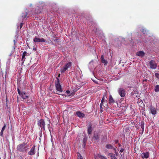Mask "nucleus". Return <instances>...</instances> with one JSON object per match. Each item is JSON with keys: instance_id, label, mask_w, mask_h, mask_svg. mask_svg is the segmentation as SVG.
<instances>
[{"instance_id": "nucleus-20", "label": "nucleus", "mask_w": 159, "mask_h": 159, "mask_svg": "<svg viewBox=\"0 0 159 159\" xmlns=\"http://www.w3.org/2000/svg\"><path fill=\"white\" fill-rule=\"evenodd\" d=\"M155 91L156 92H158L159 91V85H157L155 89Z\"/></svg>"}, {"instance_id": "nucleus-22", "label": "nucleus", "mask_w": 159, "mask_h": 159, "mask_svg": "<svg viewBox=\"0 0 159 159\" xmlns=\"http://www.w3.org/2000/svg\"><path fill=\"white\" fill-rule=\"evenodd\" d=\"M27 15V12H25V13H22V17L23 18H24Z\"/></svg>"}, {"instance_id": "nucleus-18", "label": "nucleus", "mask_w": 159, "mask_h": 159, "mask_svg": "<svg viewBox=\"0 0 159 159\" xmlns=\"http://www.w3.org/2000/svg\"><path fill=\"white\" fill-rule=\"evenodd\" d=\"M92 128L91 126H90L88 129V132L89 134H90L92 131Z\"/></svg>"}, {"instance_id": "nucleus-40", "label": "nucleus", "mask_w": 159, "mask_h": 159, "mask_svg": "<svg viewBox=\"0 0 159 159\" xmlns=\"http://www.w3.org/2000/svg\"><path fill=\"white\" fill-rule=\"evenodd\" d=\"M93 81L95 83H97V81H95V80H93Z\"/></svg>"}, {"instance_id": "nucleus-24", "label": "nucleus", "mask_w": 159, "mask_h": 159, "mask_svg": "<svg viewBox=\"0 0 159 159\" xmlns=\"http://www.w3.org/2000/svg\"><path fill=\"white\" fill-rule=\"evenodd\" d=\"M106 98H107V94L106 93H105L104 94V95L103 96L102 99L104 100H106Z\"/></svg>"}, {"instance_id": "nucleus-32", "label": "nucleus", "mask_w": 159, "mask_h": 159, "mask_svg": "<svg viewBox=\"0 0 159 159\" xmlns=\"http://www.w3.org/2000/svg\"><path fill=\"white\" fill-rule=\"evenodd\" d=\"M23 23H20V29H21L22 27L23 26Z\"/></svg>"}, {"instance_id": "nucleus-23", "label": "nucleus", "mask_w": 159, "mask_h": 159, "mask_svg": "<svg viewBox=\"0 0 159 159\" xmlns=\"http://www.w3.org/2000/svg\"><path fill=\"white\" fill-rule=\"evenodd\" d=\"M93 138L97 140L99 139V137L98 135H94Z\"/></svg>"}, {"instance_id": "nucleus-6", "label": "nucleus", "mask_w": 159, "mask_h": 159, "mask_svg": "<svg viewBox=\"0 0 159 159\" xmlns=\"http://www.w3.org/2000/svg\"><path fill=\"white\" fill-rule=\"evenodd\" d=\"M149 110L152 115H155L157 113L156 109L152 106L149 108Z\"/></svg>"}, {"instance_id": "nucleus-12", "label": "nucleus", "mask_w": 159, "mask_h": 159, "mask_svg": "<svg viewBox=\"0 0 159 159\" xmlns=\"http://www.w3.org/2000/svg\"><path fill=\"white\" fill-rule=\"evenodd\" d=\"M98 157H99L101 159H107L105 157L99 154H98L97 156H96L94 157L95 159H98Z\"/></svg>"}, {"instance_id": "nucleus-36", "label": "nucleus", "mask_w": 159, "mask_h": 159, "mask_svg": "<svg viewBox=\"0 0 159 159\" xmlns=\"http://www.w3.org/2000/svg\"><path fill=\"white\" fill-rule=\"evenodd\" d=\"M102 103H101L100 104V107H101V108H102Z\"/></svg>"}, {"instance_id": "nucleus-19", "label": "nucleus", "mask_w": 159, "mask_h": 159, "mask_svg": "<svg viewBox=\"0 0 159 159\" xmlns=\"http://www.w3.org/2000/svg\"><path fill=\"white\" fill-rule=\"evenodd\" d=\"M106 147L107 149H112L113 148V146L111 145L110 144L107 145Z\"/></svg>"}, {"instance_id": "nucleus-26", "label": "nucleus", "mask_w": 159, "mask_h": 159, "mask_svg": "<svg viewBox=\"0 0 159 159\" xmlns=\"http://www.w3.org/2000/svg\"><path fill=\"white\" fill-rule=\"evenodd\" d=\"M25 56H22V57L21 61H22L23 63H24L25 61Z\"/></svg>"}, {"instance_id": "nucleus-25", "label": "nucleus", "mask_w": 159, "mask_h": 159, "mask_svg": "<svg viewBox=\"0 0 159 159\" xmlns=\"http://www.w3.org/2000/svg\"><path fill=\"white\" fill-rule=\"evenodd\" d=\"M78 159H83L82 156L80 154H78Z\"/></svg>"}, {"instance_id": "nucleus-2", "label": "nucleus", "mask_w": 159, "mask_h": 159, "mask_svg": "<svg viewBox=\"0 0 159 159\" xmlns=\"http://www.w3.org/2000/svg\"><path fill=\"white\" fill-rule=\"evenodd\" d=\"M55 85L57 90L58 92L62 91L61 86L59 84V80L58 78L57 79V81L55 83Z\"/></svg>"}, {"instance_id": "nucleus-8", "label": "nucleus", "mask_w": 159, "mask_h": 159, "mask_svg": "<svg viewBox=\"0 0 159 159\" xmlns=\"http://www.w3.org/2000/svg\"><path fill=\"white\" fill-rule=\"evenodd\" d=\"M35 154V146H33L30 149V151L28 152V154L30 155H32Z\"/></svg>"}, {"instance_id": "nucleus-41", "label": "nucleus", "mask_w": 159, "mask_h": 159, "mask_svg": "<svg viewBox=\"0 0 159 159\" xmlns=\"http://www.w3.org/2000/svg\"><path fill=\"white\" fill-rule=\"evenodd\" d=\"M66 92L67 93H70V92H69V91H66Z\"/></svg>"}, {"instance_id": "nucleus-39", "label": "nucleus", "mask_w": 159, "mask_h": 159, "mask_svg": "<svg viewBox=\"0 0 159 159\" xmlns=\"http://www.w3.org/2000/svg\"><path fill=\"white\" fill-rule=\"evenodd\" d=\"M112 149H113L114 150V151H115H115H116V149L115 148H114L113 147V148H112Z\"/></svg>"}, {"instance_id": "nucleus-28", "label": "nucleus", "mask_w": 159, "mask_h": 159, "mask_svg": "<svg viewBox=\"0 0 159 159\" xmlns=\"http://www.w3.org/2000/svg\"><path fill=\"white\" fill-rule=\"evenodd\" d=\"M6 125L5 124L4 125V126H3V127L2 128V131H4V130H5V128H6Z\"/></svg>"}, {"instance_id": "nucleus-11", "label": "nucleus", "mask_w": 159, "mask_h": 159, "mask_svg": "<svg viewBox=\"0 0 159 159\" xmlns=\"http://www.w3.org/2000/svg\"><path fill=\"white\" fill-rule=\"evenodd\" d=\"M76 114L79 117H84L85 116V115L80 111H77Z\"/></svg>"}, {"instance_id": "nucleus-31", "label": "nucleus", "mask_w": 159, "mask_h": 159, "mask_svg": "<svg viewBox=\"0 0 159 159\" xmlns=\"http://www.w3.org/2000/svg\"><path fill=\"white\" fill-rule=\"evenodd\" d=\"M3 131H1V132L0 133V135L1 136H3Z\"/></svg>"}, {"instance_id": "nucleus-17", "label": "nucleus", "mask_w": 159, "mask_h": 159, "mask_svg": "<svg viewBox=\"0 0 159 159\" xmlns=\"http://www.w3.org/2000/svg\"><path fill=\"white\" fill-rule=\"evenodd\" d=\"M71 62H69L67 63L64 67L66 68L67 69L68 68H69L70 66H71Z\"/></svg>"}, {"instance_id": "nucleus-29", "label": "nucleus", "mask_w": 159, "mask_h": 159, "mask_svg": "<svg viewBox=\"0 0 159 159\" xmlns=\"http://www.w3.org/2000/svg\"><path fill=\"white\" fill-rule=\"evenodd\" d=\"M18 92L19 94L20 95L22 92H20L19 89H18Z\"/></svg>"}, {"instance_id": "nucleus-5", "label": "nucleus", "mask_w": 159, "mask_h": 159, "mask_svg": "<svg viewBox=\"0 0 159 159\" xmlns=\"http://www.w3.org/2000/svg\"><path fill=\"white\" fill-rule=\"evenodd\" d=\"M38 124L41 128H42L44 129H45V122L43 120H39L38 122Z\"/></svg>"}, {"instance_id": "nucleus-9", "label": "nucleus", "mask_w": 159, "mask_h": 159, "mask_svg": "<svg viewBox=\"0 0 159 159\" xmlns=\"http://www.w3.org/2000/svg\"><path fill=\"white\" fill-rule=\"evenodd\" d=\"M142 157L143 158H148L149 156V152H147L145 153H142L141 155Z\"/></svg>"}, {"instance_id": "nucleus-3", "label": "nucleus", "mask_w": 159, "mask_h": 159, "mask_svg": "<svg viewBox=\"0 0 159 159\" xmlns=\"http://www.w3.org/2000/svg\"><path fill=\"white\" fill-rule=\"evenodd\" d=\"M149 64L151 68L152 69H155L157 67V64L156 62L153 60H152L150 61Z\"/></svg>"}, {"instance_id": "nucleus-1", "label": "nucleus", "mask_w": 159, "mask_h": 159, "mask_svg": "<svg viewBox=\"0 0 159 159\" xmlns=\"http://www.w3.org/2000/svg\"><path fill=\"white\" fill-rule=\"evenodd\" d=\"M27 147L25 144H21L18 145L17 147V150L20 152L25 151L27 150Z\"/></svg>"}, {"instance_id": "nucleus-38", "label": "nucleus", "mask_w": 159, "mask_h": 159, "mask_svg": "<svg viewBox=\"0 0 159 159\" xmlns=\"http://www.w3.org/2000/svg\"><path fill=\"white\" fill-rule=\"evenodd\" d=\"M33 50H34V51H36V48H33Z\"/></svg>"}, {"instance_id": "nucleus-30", "label": "nucleus", "mask_w": 159, "mask_h": 159, "mask_svg": "<svg viewBox=\"0 0 159 159\" xmlns=\"http://www.w3.org/2000/svg\"><path fill=\"white\" fill-rule=\"evenodd\" d=\"M26 53H27V52H25V51L23 53L22 56H25L26 54Z\"/></svg>"}, {"instance_id": "nucleus-7", "label": "nucleus", "mask_w": 159, "mask_h": 159, "mask_svg": "<svg viewBox=\"0 0 159 159\" xmlns=\"http://www.w3.org/2000/svg\"><path fill=\"white\" fill-rule=\"evenodd\" d=\"M34 41L35 42H45L46 40L43 38L40 39L38 38H35L34 39Z\"/></svg>"}, {"instance_id": "nucleus-4", "label": "nucleus", "mask_w": 159, "mask_h": 159, "mask_svg": "<svg viewBox=\"0 0 159 159\" xmlns=\"http://www.w3.org/2000/svg\"><path fill=\"white\" fill-rule=\"evenodd\" d=\"M118 93L121 97H124L125 96V91L122 88L119 89H118Z\"/></svg>"}, {"instance_id": "nucleus-21", "label": "nucleus", "mask_w": 159, "mask_h": 159, "mask_svg": "<svg viewBox=\"0 0 159 159\" xmlns=\"http://www.w3.org/2000/svg\"><path fill=\"white\" fill-rule=\"evenodd\" d=\"M67 70V69L64 66L63 67L61 68V72L63 73L65 72Z\"/></svg>"}, {"instance_id": "nucleus-13", "label": "nucleus", "mask_w": 159, "mask_h": 159, "mask_svg": "<svg viewBox=\"0 0 159 159\" xmlns=\"http://www.w3.org/2000/svg\"><path fill=\"white\" fill-rule=\"evenodd\" d=\"M136 55L138 56L143 57L145 53L143 51H140L137 52Z\"/></svg>"}, {"instance_id": "nucleus-15", "label": "nucleus", "mask_w": 159, "mask_h": 159, "mask_svg": "<svg viewBox=\"0 0 159 159\" xmlns=\"http://www.w3.org/2000/svg\"><path fill=\"white\" fill-rule=\"evenodd\" d=\"M115 101L114 100L113 98L112 97V96L111 95H110L109 96V103L110 104H111L112 103H114Z\"/></svg>"}, {"instance_id": "nucleus-27", "label": "nucleus", "mask_w": 159, "mask_h": 159, "mask_svg": "<svg viewBox=\"0 0 159 159\" xmlns=\"http://www.w3.org/2000/svg\"><path fill=\"white\" fill-rule=\"evenodd\" d=\"M156 77L157 79H159V74L157 73H156L155 74Z\"/></svg>"}, {"instance_id": "nucleus-34", "label": "nucleus", "mask_w": 159, "mask_h": 159, "mask_svg": "<svg viewBox=\"0 0 159 159\" xmlns=\"http://www.w3.org/2000/svg\"><path fill=\"white\" fill-rule=\"evenodd\" d=\"M142 32H143V33L145 34V33H146V30H145V31H144V29H143V30L142 31Z\"/></svg>"}, {"instance_id": "nucleus-14", "label": "nucleus", "mask_w": 159, "mask_h": 159, "mask_svg": "<svg viewBox=\"0 0 159 159\" xmlns=\"http://www.w3.org/2000/svg\"><path fill=\"white\" fill-rule=\"evenodd\" d=\"M101 59L102 62L105 65H106L107 63V62L104 59L103 56V55H102L101 56Z\"/></svg>"}, {"instance_id": "nucleus-37", "label": "nucleus", "mask_w": 159, "mask_h": 159, "mask_svg": "<svg viewBox=\"0 0 159 159\" xmlns=\"http://www.w3.org/2000/svg\"><path fill=\"white\" fill-rule=\"evenodd\" d=\"M104 100H103L102 99V100H101V103H102V104H103V102H104Z\"/></svg>"}, {"instance_id": "nucleus-16", "label": "nucleus", "mask_w": 159, "mask_h": 159, "mask_svg": "<svg viewBox=\"0 0 159 159\" xmlns=\"http://www.w3.org/2000/svg\"><path fill=\"white\" fill-rule=\"evenodd\" d=\"M108 155L111 157V159H117L115 155L112 153H109Z\"/></svg>"}, {"instance_id": "nucleus-35", "label": "nucleus", "mask_w": 159, "mask_h": 159, "mask_svg": "<svg viewBox=\"0 0 159 159\" xmlns=\"http://www.w3.org/2000/svg\"><path fill=\"white\" fill-rule=\"evenodd\" d=\"M115 154H116V156H117L118 155V153L117 152H116V151H115Z\"/></svg>"}, {"instance_id": "nucleus-10", "label": "nucleus", "mask_w": 159, "mask_h": 159, "mask_svg": "<svg viewBox=\"0 0 159 159\" xmlns=\"http://www.w3.org/2000/svg\"><path fill=\"white\" fill-rule=\"evenodd\" d=\"M20 96L24 99H26L28 98V94L23 92H22Z\"/></svg>"}, {"instance_id": "nucleus-33", "label": "nucleus", "mask_w": 159, "mask_h": 159, "mask_svg": "<svg viewBox=\"0 0 159 159\" xmlns=\"http://www.w3.org/2000/svg\"><path fill=\"white\" fill-rule=\"evenodd\" d=\"M124 149L123 148H121V149L120 150V152H123V151H124Z\"/></svg>"}, {"instance_id": "nucleus-42", "label": "nucleus", "mask_w": 159, "mask_h": 159, "mask_svg": "<svg viewBox=\"0 0 159 159\" xmlns=\"http://www.w3.org/2000/svg\"><path fill=\"white\" fill-rule=\"evenodd\" d=\"M57 93V94H59V93Z\"/></svg>"}]
</instances>
